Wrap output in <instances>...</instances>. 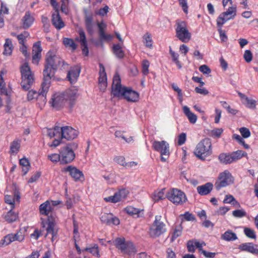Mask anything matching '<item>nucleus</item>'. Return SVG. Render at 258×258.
Segmentation results:
<instances>
[{
	"mask_svg": "<svg viewBox=\"0 0 258 258\" xmlns=\"http://www.w3.org/2000/svg\"><path fill=\"white\" fill-rule=\"evenodd\" d=\"M52 207L48 201L41 204L39 206V212L41 215L47 216V219L46 223L47 227L46 229V234L52 235L51 241L53 242L56 240L58 236V229L55 228V221L54 216L52 213Z\"/></svg>",
	"mask_w": 258,
	"mask_h": 258,
	"instance_id": "1",
	"label": "nucleus"
},
{
	"mask_svg": "<svg viewBox=\"0 0 258 258\" xmlns=\"http://www.w3.org/2000/svg\"><path fill=\"white\" fill-rule=\"evenodd\" d=\"M21 75V86L24 91H28L34 82V75L27 62L24 63L20 68Z\"/></svg>",
	"mask_w": 258,
	"mask_h": 258,
	"instance_id": "2",
	"label": "nucleus"
},
{
	"mask_svg": "<svg viewBox=\"0 0 258 258\" xmlns=\"http://www.w3.org/2000/svg\"><path fill=\"white\" fill-rule=\"evenodd\" d=\"M78 145L77 143L72 142L67 144L60 150V164L62 165L71 163L75 158L74 150L77 149Z\"/></svg>",
	"mask_w": 258,
	"mask_h": 258,
	"instance_id": "3",
	"label": "nucleus"
},
{
	"mask_svg": "<svg viewBox=\"0 0 258 258\" xmlns=\"http://www.w3.org/2000/svg\"><path fill=\"white\" fill-rule=\"evenodd\" d=\"M212 143L209 138H205L197 145L194 154L199 159L205 160L206 157L212 154Z\"/></svg>",
	"mask_w": 258,
	"mask_h": 258,
	"instance_id": "4",
	"label": "nucleus"
},
{
	"mask_svg": "<svg viewBox=\"0 0 258 258\" xmlns=\"http://www.w3.org/2000/svg\"><path fill=\"white\" fill-rule=\"evenodd\" d=\"M45 63L54 70L58 68L62 70L65 69L66 66H68L61 58L55 55L51 50L46 53Z\"/></svg>",
	"mask_w": 258,
	"mask_h": 258,
	"instance_id": "5",
	"label": "nucleus"
},
{
	"mask_svg": "<svg viewBox=\"0 0 258 258\" xmlns=\"http://www.w3.org/2000/svg\"><path fill=\"white\" fill-rule=\"evenodd\" d=\"M243 157H247V153L244 151L239 150L231 153H221L218 156V159L222 164H229L236 162Z\"/></svg>",
	"mask_w": 258,
	"mask_h": 258,
	"instance_id": "6",
	"label": "nucleus"
},
{
	"mask_svg": "<svg viewBox=\"0 0 258 258\" xmlns=\"http://www.w3.org/2000/svg\"><path fill=\"white\" fill-rule=\"evenodd\" d=\"M113 244L123 253L130 254L136 252L133 243L131 241H126L123 237L115 238L113 241Z\"/></svg>",
	"mask_w": 258,
	"mask_h": 258,
	"instance_id": "7",
	"label": "nucleus"
},
{
	"mask_svg": "<svg viewBox=\"0 0 258 258\" xmlns=\"http://www.w3.org/2000/svg\"><path fill=\"white\" fill-rule=\"evenodd\" d=\"M161 217L160 215L155 216V219L149 231V234L151 237H159L166 231L165 224L161 221Z\"/></svg>",
	"mask_w": 258,
	"mask_h": 258,
	"instance_id": "8",
	"label": "nucleus"
},
{
	"mask_svg": "<svg viewBox=\"0 0 258 258\" xmlns=\"http://www.w3.org/2000/svg\"><path fill=\"white\" fill-rule=\"evenodd\" d=\"M176 26V37L182 42L186 43L188 42L191 38V34L187 29L186 22L177 20Z\"/></svg>",
	"mask_w": 258,
	"mask_h": 258,
	"instance_id": "9",
	"label": "nucleus"
},
{
	"mask_svg": "<svg viewBox=\"0 0 258 258\" xmlns=\"http://www.w3.org/2000/svg\"><path fill=\"white\" fill-rule=\"evenodd\" d=\"M166 197L169 201L176 205H181L187 200L185 194L176 188H173L168 192Z\"/></svg>",
	"mask_w": 258,
	"mask_h": 258,
	"instance_id": "10",
	"label": "nucleus"
},
{
	"mask_svg": "<svg viewBox=\"0 0 258 258\" xmlns=\"http://www.w3.org/2000/svg\"><path fill=\"white\" fill-rule=\"evenodd\" d=\"M126 87H122L121 84V79L118 74H115L113 78L111 86V95L113 97H122L123 92Z\"/></svg>",
	"mask_w": 258,
	"mask_h": 258,
	"instance_id": "11",
	"label": "nucleus"
},
{
	"mask_svg": "<svg viewBox=\"0 0 258 258\" xmlns=\"http://www.w3.org/2000/svg\"><path fill=\"white\" fill-rule=\"evenodd\" d=\"M236 15V7H230L228 10L222 13L217 19L218 27H222L223 24L228 20L233 19Z\"/></svg>",
	"mask_w": 258,
	"mask_h": 258,
	"instance_id": "12",
	"label": "nucleus"
},
{
	"mask_svg": "<svg viewBox=\"0 0 258 258\" xmlns=\"http://www.w3.org/2000/svg\"><path fill=\"white\" fill-rule=\"evenodd\" d=\"M231 174L228 171L225 170L219 174L218 180L216 181L215 185L217 190L225 187L229 184L230 178Z\"/></svg>",
	"mask_w": 258,
	"mask_h": 258,
	"instance_id": "13",
	"label": "nucleus"
},
{
	"mask_svg": "<svg viewBox=\"0 0 258 258\" xmlns=\"http://www.w3.org/2000/svg\"><path fill=\"white\" fill-rule=\"evenodd\" d=\"M152 148L155 151L159 152L161 155L167 156L168 157L169 156V145L165 141H154L152 143Z\"/></svg>",
	"mask_w": 258,
	"mask_h": 258,
	"instance_id": "14",
	"label": "nucleus"
},
{
	"mask_svg": "<svg viewBox=\"0 0 258 258\" xmlns=\"http://www.w3.org/2000/svg\"><path fill=\"white\" fill-rule=\"evenodd\" d=\"M57 130L60 132L61 139L72 140L77 138L78 135V132L71 126L60 127V128H57Z\"/></svg>",
	"mask_w": 258,
	"mask_h": 258,
	"instance_id": "15",
	"label": "nucleus"
},
{
	"mask_svg": "<svg viewBox=\"0 0 258 258\" xmlns=\"http://www.w3.org/2000/svg\"><path fill=\"white\" fill-rule=\"evenodd\" d=\"M51 105L57 110L62 108L67 103L64 95L61 94H54L49 101Z\"/></svg>",
	"mask_w": 258,
	"mask_h": 258,
	"instance_id": "16",
	"label": "nucleus"
},
{
	"mask_svg": "<svg viewBox=\"0 0 258 258\" xmlns=\"http://www.w3.org/2000/svg\"><path fill=\"white\" fill-rule=\"evenodd\" d=\"M78 90L76 89L67 90L64 92L62 93L66 102H69V106L73 107L75 104L76 100L78 97Z\"/></svg>",
	"mask_w": 258,
	"mask_h": 258,
	"instance_id": "17",
	"label": "nucleus"
},
{
	"mask_svg": "<svg viewBox=\"0 0 258 258\" xmlns=\"http://www.w3.org/2000/svg\"><path fill=\"white\" fill-rule=\"evenodd\" d=\"M63 171L64 172H69L70 175L76 181L81 180L82 178H84L82 171L75 166L69 165L64 168Z\"/></svg>",
	"mask_w": 258,
	"mask_h": 258,
	"instance_id": "18",
	"label": "nucleus"
},
{
	"mask_svg": "<svg viewBox=\"0 0 258 258\" xmlns=\"http://www.w3.org/2000/svg\"><path fill=\"white\" fill-rule=\"evenodd\" d=\"M53 70H54L53 69L45 63L43 72V81L41 85L46 86V88H49L51 78L54 75V73L52 72Z\"/></svg>",
	"mask_w": 258,
	"mask_h": 258,
	"instance_id": "19",
	"label": "nucleus"
},
{
	"mask_svg": "<svg viewBox=\"0 0 258 258\" xmlns=\"http://www.w3.org/2000/svg\"><path fill=\"white\" fill-rule=\"evenodd\" d=\"M4 73L3 71L0 72V94L7 96L6 103L9 105L11 103V91H9L6 88V83L5 82L3 76ZM8 106L9 105H7Z\"/></svg>",
	"mask_w": 258,
	"mask_h": 258,
	"instance_id": "20",
	"label": "nucleus"
},
{
	"mask_svg": "<svg viewBox=\"0 0 258 258\" xmlns=\"http://www.w3.org/2000/svg\"><path fill=\"white\" fill-rule=\"evenodd\" d=\"M81 72V67L79 65H76L71 68L67 74V78L71 84L75 83Z\"/></svg>",
	"mask_w": 258,
	"mask_h": 258,
	"instance_id": "21",
	"label": "nucleus"
},
{
	"mask_svg": "<svg viewBox=\"0 0 258 258\" xmlns=\"http://www.w3.org/2000/svg\"><path fill=\"white\" fill-rule=\"evenodd\" d=\"M123 96L128 102H136L139 100V94L131 88H127L123 92Z\"/></svg>",
	"mask_w": 258,
	"mask_h": 258,
	"instance_id": "22",
	"label": "nucleus"
},
{
	"mask_svg": "<svg viewBox=\"0 0 258 258\" xmlns=\"http://www.w3.org/2000/svg\"><path fill=\"white\" fill-rule=\"evenodd\" d=\"M100 71L98 83L100 90L104 91L107 87V76L104 66L102 63L99 64Z\"/></svg>",
	"mask_w": 258,
	"mask_h": 258,
	"instance_id": "23",
	"label": "nucleus"
},
{
	"mask_svg": "<svg viewBox=\"0 0 258 258\" xmlns=\"http://www.w3.org/2000/svg\"><path fill=\"white\" fill-rule=\"evenodd\" d=\"M100 219L102 223L109 225L111 224L118 225L120 223L119 219L116 217H114L111 213H104L101 216Z\"/></svg>",
	"mask_w": 258,
	"mask_h": 258,
	"instance_id": "24",
	"label": "nucleus"
},
{
	"mask_svg": "<svg viewBox=\"0 0 258 258\" xmlns=\"http://www.w3.org/2000/svg\"><path fill=\"white\" fill-rule=\"evenodd\" d=\"M238 249L241 251L248 252L253 254H258V245L252 242L242 243L238 246Z\"/></svg>",
	"mask_w": 258,
	"mask_h": 258,
	"instance_id": "25",
	"label": "nucleus"
},
{
	"mask_svg": "<svg viewBox=\"0 0 258 258\" xmlns=\"http://www.w3.org/2000/svg\"><path fill=\"white\" fill-rule=\"evenodd\" d=\"M98 28L99 35L101 40L111 41L112 39V36L110 34H105V31L107 27V25L103 22L97 23Z\"/></svg>",
	"mask_w": 258,
	"mask_h": 258,
	"instance_id": "26",
	"label": "nucleus"
},
{
	"mask_svg": "<svg viewBox=\"0 0 258 258\" xmlns=\"http://www.w3.org/2000/svg\"><path fill=\"white\" fill-rule=\"evenodd\" d=\"M22 21V27L24 29H28L31 26L34 21V18L30 11H27L24 16L23 17Z\"/></svg>",
	"mask_w": 258,
	"mask_h": 258,
	"instance_id": "27",
	"label": "nucleus"
},
{
	"mask_svg": "<svg viewBox=\"0 0 258 258\" xmlns=\"http://www.w3.org/2000/svg\"><path fill=\"white\" fill-rule=\"evenodd\" d=\"M51 22L52 25L58 30H60L64 27V23L62 20L58 12L52 14Z\"/></svg>",
	"mask_w": 258,
	"mask_h": 258,
	"instance_id": "28",
	"label": "nucleus"
},
{
	"mask_svg": "<svg viewBox=\"0 0 258 258\" xmlns=\"http://www.w3.org/2000/svg\"><path fill=\"white\" fill-rule=\"evenodd\" d=\"M46 86L41 85V90L38 92V94L36 97V100L40 105H44L47 102L46 94L49 88H46Z\"/></svg>",
	"mask_w": 258,
	"mask_h": 258,
	"instance_id": "29",
	"label": "nucleus"
},
{
	"mask_svg": "<svg viewBox=\"0 0 258 258\" xmlns=\"http://www.w3.org/2000/svg\"><path fill=\"white\" fill-rule=\"evenodd\" d=\"M213 188V184L211 182H207L203 185L198 186L197 192L201 196H206L211 192Z\"/></svg>",
	"mask_w": 258,
	"mask_h": 258,
	"instance_id": "30",
	"label": "nucleus"
},
{
	"mask_svg": "<svg viewBox=\"0 0 258 258\" xmlns=\"http://www.w3.org/2000/svg\"><path fill=\"white\" fill-rule=\"evenodd\" d=\"M143 210L135 208L132 206H127L124 209V211L128 215L136 218L143 216Z\"/></svg>",
	"mask_w": 258,
	"mask_h": 258,
	"instance_id": "31",
	"label": "nucleus"
},
{
	"mask_svg": "<svg viewBox=\"0 0 258 258\" xmlns=\"http://www.w3.org/2000/svg\"><path fill=\"white\" fill-rule=\"evenodd\" d=\"M93 17L92 14L86 15L85 17L86 28L88 33L90 35H92L93 33Z\"/></svg>",
	"mask_w": 258,
	"mask_h": 258,
	"instance_id": "32",
	"label": "nucleus"
},
{
	"mask_svg": "<svg viewBox=\"0 0 258 258\" xmlns=\"http://www.w3.org/2000/svg\"><path fill=\"white\" fill-rule=\"evenodd\" d=\"M112 50L113 54L118 58L121 59L124 57V52L122 49L121 44H114L112 45Z\"/></svg>",
	"mask_w": 258,
	"mask_h": 258,
	"instance_id": "33",
	"label": "nucleus"
},
{
	"mask_svg": "<svg viewBox=\"0 0 258 258\" xmlns=\"http://www.w3.org/2000/svg\"><path fill=\"white\" fill-rule=\"evenodd\" d=\"M183 111L185 115L188 118L190 123L194 124L197 120V116L196 114L190 111V109L186 106L183 107Z\"/></svg>",
	"mask_w": 258,
	"mask_h": 258,
	"instance_id": "34",
	"label": "nucleus"
},
{
	"mask_svg": "<svg viewBox=\"0 0 258 258\" xmlns=\"http://www.w3.org/2000/svg\"><path fill=\"white\" fill-rule=\"evenodd\" d=\"M221 238L225 241H230L236 240L237 236L232 230H228L221 235Z\"/></svg>",
	"mask_w": 258,
	"mask_h": 258,
	"instance_id": "35",
	"label": "nucleus"
},
{
	"mask_svg": "<svg viewBox=\"0 0 258 258\" xmlns=\"http://www.w3.org/2000/svg\"><path fill=\"white\" fill-rule=\"evenodd\" d=\"M4 51L3 52V54L4 55H10L12 53L13 50V46L12 41L9 38H7L6 39V42L4 44Z\"/></svg>",
	"mask_w": 258,
	"mask_h": 258,
	"instance_id": "36",
	"label": "nucleus"
},
{
	"mask_svg": "<svg viewBox=\"0 0 258 258\" xmlns=\"http://www.w3.org/2000/svg\"><path fill=\"white\" fill-rule=\"evenodd\" d=\"M169 53L171 56L172 61L177 65L178 68L180 69L182 68V65L178 60L179 54L173 51L171 47H169Z\"/></svg>",
	"mask_w": 258,
	"mask_h": 258,
	"instance_id": "37",
	"label": "nucleus"
},
{
	"mask_svg": "<svg viewBox=\"0 0 258 258\" xmlns=\"http://www.w3.org/2000/svg\"><path fill=\"white\" fill-rule=\"evenodd\" d=\"M83 251H88L89 253L92 254L93 255L97 257H100L99 251L98 247L97 244H94L93 246L90 247H86L83 250Z\"/></svg>",
	"mask_w": 258,
	"mask_h": 258,
	"instance_id": "38",
	"label": "nucleus"
},
{
	"mask_svg": "<svg viewBox=\"0 0 258 258\" xmlns=\"http://www.w3.org/2000/svg\"><path fill=\"white\" fill-rule=\"evenodd\" d=\"M63 44L66 47H71L73 50H76L77 47L76 44L72 38H64L63 39Z\"/></svg>",
	"mask_w": 258,
	"mask_h": 258,
	"instance_id": "39",
	"label": "nucleus"
},
{
	"mask_svg": "<svg viewBox=\"0 0 258 258\" xmlns=\"http://www.w3.org/2000/svg\"><path fill=\"white\" fill-rule=\"evenodd\" d=\"M143 42L145 46L147 47L151 48L152 47L153 40L151 34L149 32H146L143 37Z\"/></svg>",
	"mask_w": 258,
	"mask_h": 258,
	"instance_id": "40",
	"label": "nucleus"
},
{
	"mask_svg": "<svg viewBox=\"0 0 258 258\" xmlns=\"http://www.w3.org/2000/svg\"><path fill=\"white\" fill-rule=\"evenodd\" d=\"M18 218V215L12 210H10L5 216V219L9 223L13 222Z\"/></svg>",
	"mask_w": 258,
	"mask_h": 258,
	"instance_id": "41",
	"label": "nucleus"
},
{
	"mask_svg": "<svg viewBox=\"0 0 258 258\" xmlns=\"http://www.w3.org/2000/svg\"><path fill=\"white\" fill-rule=\"evenodd\" d=\"M13 238L12 234H9L5 236L0 241V246L2 247L10 244L14 241V239Z\"/></svg>",
	"mask_w": 258,
	"mask_h": 258,
	"instance_id": "42",
	"label": "nucleus"
},
{
	"mask_svg": "<svg viewBox=\"0 0 258 258\" xmlns=\"http://www.w3.org/2000/svg\"><path fill=\"white\" fill-rule=\"evenodd\" d=\"M20 147V141L15 140L13 141L11 144L10 152L11 154L17 153L19 151Z\"/></svg>",
	"mask_w": 258,
	"mask_h": 258,
	"instance_id": "43",
	"label": "nucleus"
},
{
	"mask_svg": "<svg viewBox=\"0 0 258 258\" xmlns=\"http://www.w3.org/2000/svg\"><path fill=\"white\" fill-rule=\"evenodd\" d=\"M57 128H60L59 126H55L53 128H49L47 130V135L50 138L54 137L60 136V132L57 130Z\"/></svg>",
	"mask_w": 258,
	"mask_h": 258,
	"instance_id": "44",
	"label": "nucleus"
},
{
	"mask_svg": "<svg viewBox=\"0 0 258 258\" xmlns=\"http://www.w3.org/2000/svg\"><path fill=\"white\" fill-rule=\"evenodd\" d=\"M41 21L43 24L44 31L45 33H48L49 32L50 24L48 18L46 17L42 16L41 17Z\"/></svg>",
	"mask_w": 258,
	"mask_h": 258,
	"instance_id": "45",
	"label": "nucleus"
},
{
	"mask_svg": "<svg viewBox=\"0 0 258 258\" xmlns=\"http://www.w3.org/2000/svg\"><path fill=\"white\" fill-rule=\"evenodd\" d=\"M244 233L245 234V235L248 238L255 239L256 237L254 231L249 228H244Z\"/></svg>",
	"mask_w": 258,
	"mask_h": 258,
	"instance_id": "46",
	"label": "nucleus"
},
{
	"mask_svg": "<svg viewBox=\"0 0 258 258\" xmlns=\"http://www.w3.org/2000/svg\"><path fill=\"white\" fill-rule=\"evenodd\" d=\"M181 232H182V227H181V225H180L175 228V230H174V231L173 233V234L172 235L171 241H173L175 239H176L178 237L180 236L181 234Z\"/></svg>",
	"mask_w": 258,
	"mask_h": 258,
	"instance_id": "47",
	"label": "nucleus"
},
{
	"mask_svg": "<svg viewBox=\"0 0 258 258\" xmlns=\"http://www.w3.org/2000/svg\"><path fill=\"white\" fill-rule=\"evenodd\" d=\"M42 48L41 46V41H38L33 45L32 53L41 54Z\"/></svg>",
	"mask_w": 258,
	"mask_h": 258,
	"instance_id": "48",
	"label": "nucleus"
},
{
	"mask_svg": "<svg viewBox=\"0 0 258 258\" xmlns=\"http://www.w3.org/2000/svg\"><path fill=\"white\" fill-rule=\"evenodd\" d=\"M60 154H51L48 155V159H49L53 163H57L59 162L60 163Z\"/></svg>",
	"mask_w": 258,
	"mask_h": 258,
	"instance_id": "49",
	"label": "nucleus"
},
{
	"mask_svg": "<svg viewBox=\"0 0 258 258\" xmlns=\"http://www.w3.org/2000/svg\"><path fill=\"white\" fill-rule=\"evenodd\" d=\"M232 215L236 218H242L246 216V212L243 209L236 210L232 212Z\"/></svg>",
	"mask_w": 258,
	"mask_h": 258,
	"instance_id": "50",
	"label": "nucleus"
},
{
	"mask_svg": "<svg viewBox=\"0 0 258 258\" xmlns=\"http://www.w3.org/2000/svg\"><path fill=\"white\" fill-rule=\"evenodd\" d=\"M142 73L144 75L146 76L149 73V67L150 66L149 61L147 60H144L142 62Z\"/></svg>",
	"mask_w": 258,
	"mask_h": 258,
	"instance_id": "51",
	"label": "nucleus"
},
{
	"mask_svg": "<svg viewBox=\"0 0 258 258\" xmlns=\"http://www.w3.org/2000/svg\"><path fill=\"white\" fill-rule=\"evenodd\" d=\"M29 36L28 32L25 31L23 33L17 35V39L20 44H25V40Z\"/></svg>",
	"mask_w": 258,
	"mask_h": 258,
	"instance_id": "52",
	"label": "nucleus"
},
{
	"mask_svg": "<svg viewBox=\"0 0 258 258\" xmlns=\"http://www.w3.org/2000/svg\"><path fill=\"white\" fill-rule=\"evenodd\" d=\"M223 132V130L222 128H217L211 131V136L212 137L220 138Z\"/></svg>",
	"mask_w": 258,
	"mask_h": 258,
	"instance_id": "53",
	"label": "nucleus"
},
{
	"mask_svg": "<svg viewBox=\"0 0 258 258\" xmlns=\"http://www.w3.org/2000/svg\"><path fill=\"white\" fill-rule=\"evenodd\" d=\"M239 132L244 138H247L250 136V132L248 128L242 127L239 129Z\"/></svg>",
	"mask_w": 258,
	"mask_h": 258,
	"instance_id": "54",
	"label": "nucleus"
},
{
	"mask_svg": "<svg viewBox=\"0 0 258 258\" xmlns=\"http://www.w3.org/2000/svg\"><path fill=\"white\" fill-rule=\"evenodd\" d=\"M106 202H111L112 203H116L119 202V198H118V196L115 192L113 196H109L104 199Z\"/></svg>",
	"mask_w": 258,
	"mask_h": 258,
	"instance_id": "55",
	"label": "nucleus"
},
{
	"mask_svg": "<svg viewBox=\"0 0 258 258\" xmlns=\"http://www.w3.org/2000/svg\"><path fill=\"white\" fill-rule=\"evenodd\" d=\"M246 106L250 109L255 108V101L253 99H249L248 97L245 100Z\"/></svg>",
	"mask_w": 258,
	"mask_h": 258,
	"instance_id": "56",
	"label": "nucleus"
},
{
	"mask_svg": "<svg viewBox=\"0 0 258 258\" xmlns=\"http://www.w3.org/2000/svg\"><path fill=\"white\" fill-rule=\"evenodd\" d=\"M78 33L80 36V41L81 44H84L87 43L85 33L82 29H79Z\"/></svg>",
	"mask_w": 258,
	"mask_h": 258,
	"instance_id": "57",
	"label": "nucleus"
},
{
	"mask_svg": "<svg viewBox=\"0 0 258 258\" xmlns=\"http://www.w3.org/2000/svg\"><path fill=\"white\" fill-rule=\"evenodd\" d=\"M113 160L114 162L119 164L120 165H121L123 167L125 166L124 164H125L126 162L125 161V158L123 156H115Z\"/></svg>",
	"mask_w": 258,
	"mask_h": 258,
	"instance_id": "58",
	"label": "nucleus"
},
{
	"mask_svg": "<svg viewBox=\"0 0 258 258\" xmlns=\"http://www.w3.org/2000/svg\"><path fill=\"white\" fill-rule=\"evenodd\" d=\"M116 193L118 196V198H119V201H120L122 199H124L127 197L128 191L125 189H121L116 192Z\"/></svg>",
	"mask_w": 258,
	"mask_h": 258,
	"instance_id": "59",
	"label": "nucleus"
},
{
	"mask_svg": "<svg viewBox=\"0 0 258 258\" xmlns=\"http://www.w3.org/2000/svg\"><path fill=\"white\" fill-rule=\"evenodd\" d=\"M12 234V237H13V239H14V241H18L21 242L24 239V235L22 234V233L21 232H18L15 234Z\"/></svg>",
	"mask_w": 258,
	"mask_h": 258,
	"instance_id": "60",
	"label": "nucleus"
},
{
	"mask_svg": "<svg viewBox=\"0 0 258 258\" xmlns=\"http://www.w3.org/2000/svg\"><path fill=\"white\" fill-rule=\"evenodd\" d=\"M38 94V92H37L33 90L29 91L27 94V100L28 101H31L34 99H36Z\"/></svg>",
	"mask_w": 258,
	"mask_h": 258,
	"instance_id": "61",
	"label": "nucleus"
},
{
	"mask_svg": "<svg viewBox=\"0 0 258 258\" xmlns=\"http://www.w3.org/2000/svg\"><path fill=\"white\" fill-rule=\"evenodd\" d=\"M179 2V4L180 6L181 7L183 11L185 13L187 14L188 13V7L187 6V0H178Z\"/></svg>",
	"mask_w": 258,
	"mask_h": 258,
	"instance_id": "62",
	"label": "nucleus"
},
{
	"mask_svg": "<svg viewBox=\"0 0 258 258\" xmlns=\"http://www.w3.org/2000/svg\"><path fill=\"white\" fill-rule=\"evenodd\" d=\"M243 57H244L245 60L247 62H250L252 59V54L251 52L250 51V50H246L244 51Z\"/></svg>",
	"mask_w": 258,
	"mask_h": 258,
	"instance_id": "63",
	"label": "nucleus"
},
{
	"mask_svg": "<svg viewBox=\"0 0 258 258\" xmlns=\"http://www.w3.org/2000/svg\"><path fill=\"white\" fill-rule=\"evenodd\" d=\"M186 135L184 133L180 134L178 137V145H182L184 144L186 141Z\"/></svg>",
	"mask_w": 258,
	"mask_h": 258,
	"instance_id": "64",
	"label": "nucleus"
}]
</instances>
